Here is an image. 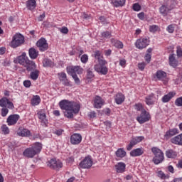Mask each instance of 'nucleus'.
I'll list each match as a JSON object with an SVG mask.
<instances>
[{
	"mask_svg": "<svg viewBox=\"0 0 182 182\" xmlns=\"http://www.w3.org/2000/svg\"><path fill=\"white\" fill-rule=\"evenodd\" d=\"M111 43L117 49H123V43L119 40H116L114 38L111 39Z\"/></svg>",
	"mask_w": 182,
	"mask_h": 182,
	"instance_id": "2f4dec72",
	"label": "nucleus"
},
{
	"mask_svg": "<svg viewBox=\"0 0 182 182\" xmlns=\"http://www.w3.org/2000/svg\"><path fill=\"white\" fill-rule=\"evenodd\" d=\"M42 151V144L36 142L31 147L27 148L23 152L24 157L28 159H33L36 154H39Z\"/></svg>",
	"mask_w": 182,
	"mask_h": 182,
	"instance_id": "f257e3e1",
	"label": "nucleus"
},
{
	"mask_svg": "<svg viewBox=\"0 0 182 182\" xmlns=\"http://www.w3.org/2000/svg\"><path fill=\"white\" fill-rule=\"evenodd\" d=\"M37 115L38 116V119L41 122V126L44 127H48V119H46V112H45V109H41L37 112Z\"/></svg>",
	"mask_w": 182,
	"mask_h": 182,
	"instance_id": "9d476101",
	"label": "nucleus"
},
{
	"mask_svg": "<svg viewBox=\"0 0 182 182\" xmlns=\"http://www.w3.org/2000/svg\"><path fill=\"white\" fill-rule=\"evenodd\" d=\"M145 60L147 62V63H150L151 60V55L150 54H146L145 55Z\"/></svg>",
	"mask_w": 182,
	"mask_h": 182,
	"instance_id": "680f3d73",
	"label": "nucleus"
},
{
	"mask_svg": "<svg viewBox=\"0 0 182 182\" xmlns=\"http://www.w3.org/2000/svg\"><path fill=\"white\" fill-rule=\"evenodd\" d=\"M126 151H124V149L123 148L118 149L115 152V156H117L119 159H123V157H126Z\"/></svg>",
	"mask_w": 182,
	"mask_h": 182,
	"instance_id": "72a5a7b5",
	"label": "nucleus"
},
{
	"mask_svg": "<svg viewBox=\"0 0 182 182\" xmlns=\"http://www.w3.org/2000/svg\"><path fill=\"white\" fill-rule=\"evenodd\" d=\"M1 131L3 132L4 134H9V128H8L6 125L1 126Z\"/></svg>",
	"mask_w": 182,
	"mask_h": 182,
	"instance_id": "8fccbe9b",
	"label": "nucleus"
},
{
	"mask_svg": "<svg viewBox=\"0 0 182 182\" xmlns=\"http://www.w3.org/2000/svg\"><path fill=\"white\" fill-rule=\"evenodd\" d=\"M23 86L25 87H31V80H27L23 81Z\"/></svg>",
	"mask_w": 182,
	"mask_h": 182,
	"instance_id": "052dcab7",
	"label": "nucleus"
},
{
	"mask_svg": "<svg viewBox=\"0 0 182 182\" xmlns=\"http://www.w3.org/2000/svg\"><path fill=\"white\" fill-rule=\"evenodd\" d=\"M41 103V97L38 95L34 96L31 100L32 106H38Z\"/></svg>",
	"mask_w": 182,
	"mask_h": 182,
	"instance_id": "e433bc0d",
	"label": "nucleus"
},
{
	"mask_svg": "<svg viewBox=\"0 0 182 182\" xmlns=\"http://www.w3.org/2000/svg\"><path fill=\"white\" fill-rule=\"evenodd\" d=\"M176 5H177V1L176 0H171V4L168 6L171 11H173L174 8H176Z\"/></svg>",
	"mask_w": 182,
	"mask_h": 182,
	"instance_id": "3c124183",
	"label": "nucleus"
},
{
	"mask_svg": "<svg viewBox=\"0 0 182 182\" xmlns=\"http://www.w3.org/2000/svg\"><path fill=\"white\" fill-rule=\"evenodd\" d=\"M75 105L77 104L73 102H70L68 100H63L59 102V106L62 110H69V109H73Z\"/></svg>",
	"mask_w": 182,
	"mask_h": 182,
	"instance_id": "1a4fd4ad",
	"label": "nucleus"
},
{
	"mask_svg": "<svg viewBox=\"0 0 182 182\" xmlns=\"http://www.w3.org/2000/svg\"><path fill=\"white\" fill-rule=\"evenodd\" d=\"M6 106L8 107V109H14V103H12V102L9 101L7 102Z\"/></svg>",
	"mask_w": 182,
	"mask_h": 182,
	"instance_id": "0e129e2a",
	"label": "nucleus"
},
{
	"mask_svg": "<svg viewBox=\"0 0 182 182\" xmlns=\"http://www.w3.org/2000/svg\"><path fill=\"white\" fill-rule=\"evenodd\" d=\"M101 35L103 39H110L112 38V33L109 31L102 32Z\"/></svg>",
	"mask_w": 182,
	"mask_h": 182,
	"instance_id": "79ce46f5",
	"label": "nucleus"
},
{
	"mask_svg": "<svg viewBox=\"0 0 182 182\" xmlns=\"http://www.w3.org/2000/svg\"><path fill=\"white\" fill-rule=\"evenodd\" d=\"M95 59H97L98 63H100V60H103V57L102 56V54L100 53V51L97 50L94 53Z\"/></svg>",
	"mask_w": 182,
	"mask_h": 182,
	"instance_id": "ea45409f",
	"label": "nucleus"
},
{
	"mask_svg": "<svg viewBox=\"0 0 182 182\" xmlns=\"http://www.w3.org/2000/svg\"><path fill=\"white\" fill-rule=\"evenodd\" d=\"M62 133H63V129H56L54 131V134L57 136H62Z\"/></svg>",
	"mask_w": 182,
	"mask_h": 182,
	"instance_id": "e2e57ef3",
	"label": "nucleus"
},
{
	"mask_svg": "<svg viewBox=\"0 0 182 182\" xmlns=\"http://www.w3.org/2000/svg\"><path fill=\"white\" fill-rule=\"evenodd\" d=\"M137 144L138 142L135 141L134 138H132L129 142V144L127 146V150H128V151H130V150L133 149V146H136V144Z\"/></svg>",
	"mask_w": 182,
	"mask_h": 182,
	"instance_id": "4c0bfd02",
	"label": "nucleus"
},
{
	"mask_svg": "<svg viewBox=\"0 0 182 182\" xmlns=\"http://www.w3.org/2000/svg\"><path fill=\"white\" fill-rule=\"evenodd\" d=\"M26 68L27 72H32L36 70V64L33 60H29L26 65H24Z\"/></svg>",
	"mask_w": 182,
	"mask_h": 182,
	"instance_id": "6ab92c4d",
	"label": "nucleus"
},
{
	"mask_svg": "<svg viewBox=\"0 0 182 182\" xmlns=\"http://www.w3.org/2000/svg\"><path fill=\"white\" fill-rule=\"evenodd\" d=\"M175 96H176V92H170L162 97L161 102L162 103H168V102L171 100V99H173V97H174Z\"/></svg>",
	"mask_w": 182,
	"mask_h": 182,
	"instance_id": "412c9836",
	"label": "nucleus"
},
{
	"mask_svg": "<svg viewBox=\"0 0 182 182\" xmlns=\"http://www.w3.org/2000/svg\"><path fill=\"white\" fill-rule=\"evenodd\" d=\"M9 99L6 97H3L0 100V107H6V105L9 102Z\"/></svg>",
	"mask_w": 182,
	"mask_h": 182,
	"instance_id": "a19ab883",
	"label": "nucleus"
},
{
	"mask_svg": "<svg viewBox=\"0 0 182 182\" xmlns=\"http://www.w3.org/2000/svg\"><path fill=\"white\" fill-rule=\"evenodd\" d=\"M171 143L177 146H182V134H178L171 139Z\"/></svg>",
	"mask_w": 182,
	"mask_h": 182,
	"instance_id": "393cba45",
	"label": "nucleus"
},
{
	"mask_svg": "<svg viewBox=\"0 0 182 182\" xmlns=\"http://www.w3.org/2000/svg\"><path fill=\"white\" fill-rule=\"evenodd\" d=\"M18 134L21 137H29L31 136V131L23 127H19Z\"/></svg>",
	"mask_w": 182,
	"mask_h": 182,
	"instance_id": "aec40b11",
	"label": "nucleus"
},
{
	"mask_svg": "<svg viewBox=\"0 0 182 182\" xmlns=\"http://www.w3.org/2000/svg\"><path fill=\"white\" fill-rule=\"evenodd\" d=\"M58 75L59 77L58 79L60 82H63L65 79L68 77V76L66 75V73H59Z\"/></svg>",
	"mask_w": 182,
	"mask_h": 182,
	"instance_id": "c03bdc74",
	"label": "nucleus"
},
{
	"mask_svg": "<svg viewBox=\"0 0 182 182\" xmlns=\"http://www.w3.org/2000/svg\"><path fill=\"white\" fill-rule=\"evenodd\" d=\"M150 44V40L147 38H141L136 40L135 46L137 49H144Z\"/></svg>",
	"mask_w": 182,
	"mask_h": 182,
	"instance_id": "0eeeda50",
	"label": "nucleus"
},
{
	"mask_svg": "<svg viewBox=\"0 0 182 182\" xmlns=\"http://www.w3.org/2000/svg\"><path fill=\"white\" fill-rule=\"evenodd\" d=\"M146 63H140L138 64V68L140 70H144V68H146Z\"/></svg>",
	"mask_w": 182,
	"mask_h": 182,
	"instance_id": "13d9d810",
	"label": "nucleus"
},
{
	"mask_svg": "<svg viewBox=\"0 0 182 182\" xmlns=\"http://www.w3.org/2000/svg\"><path fill=\"white\" fill-rule=\"evenodd\" d=\"M175 105L178 107H182V97H178L175 100Z\"/></svg>",
	"mask_w": 182,
	"mask_h": 182,
	"instance_id": "a18cd8bd",
	"label": "nucleus"
},
{
	"mask_svg": "<svg viewBox=\"0 0 182 182\" xmlns=\"http://www.w3.org/2000/svg\"><path fill=\"white\" fill-rule=\"evenodd\" d=\"M169 65L172 66V68H177L178 65V61L174 57V54H170L168 57Z\"/></svg>",
	"mask_w": 182,
	"mask_h": 182,
	"instance_id": "a878e982",
	"label": "nucleus"
},
{
	"mask_svg": "<svg viewBox=\"0 0 182 182\" xmlns=\"http://www.w3.org/2000/svg\"><path fill=\"white\" fill-rule=\"evenodd\" d=\"M39 73L40 72L38 69L31 71V73H30L31 79H32V80H37L38 78L39 77Z\"/></svg>",
	"mask_w": 182,
	"mask_h": 182,
	"instance_id": "f704fd0d",
	"label": "nucleus"
},
{
	"mask_svg": "<svg viewBox=\"0 0 182 182\" xmlns=\"http://www.w3.org/2000/svg\"><path fill=\"white\" fill-rule=\"evenodd\" d=\"M19 114H11L7 118V123L8 126H14V124H16L18 123V120L20 119Z\"/></svg>",
	"mask_w": 182,
	"mask_h": 182,
	"instance_id": "4468645a",
	"label": "nucleus"
},
{
	"mask_svg": "<svg viewBox=\"0 0 182 182\" xmlns=\"http://www.w3.org/2000/svg\"><path fill=\"white\" fill-rule=\"evenodd\" d=\"M124 95L122 93H117L115 97V102L117 105H122L124 102Z\"/></svg>",
	"mask_w": 182,
	"mask_h": 182,
	"instance_id": "473e14b6",
	"label": "nucleus"
},
{
	"mask_svg": "<svg viewBox=\"0 0 182 182\" xmlns=\"http://www.w3.org/2000/svg\"><path fill=\"white\" fill-rule=\"evenodd\" d=\"M135 141L138 143H140V141H143L144 140V136H136L134 138Z\"/></svg>",
	"mask_w": 182,
	"mask_h": 182,
	"instance_id": "bf43d9fd",
	"label": "nucleus"
},
{
	"mask_svg": "<svg viewBox=\"0 0 182 182\" xmlns=\"http://www.w3.org/2000/svg\"><path fill=\"white\" fill-rule=\"evenodd\" d=\"M166 31H168L169 33H173V32H174V26L173 24L169 25L167 27Z\"/></svg>",
	"mask_w": 182,
	"mask_h": 182,
	"instance_id": "6e6d98bb",
	"label": "nucleus"
},
{
	"mask_svg": "<svg viewBox=\"0 0 182 182\" xmlns=\"http://www.w3.org/2000/svg\"><path fill=\"white\" fill-rule=\"evenodd\" d=\"M105 114H107V116H110V113H112V111L110 110V108H106L104 109Z\"/></svg>",
	"mask_w": 182,
	"mask_h": 182,
	"instance_id": "69168bd1",
	"label": "nucleus"
},
{
	"mask_svg": "<svg viewBox=\"0 0 182 182\" xmlns=\"http://www.w3.org/2000/svg\"><path fill=\"white\" fill-rule=\"evenodd\" d=\"M80 60L82 63H87L89 60V56L87 54H83L80 56Z\"/></svg>",
	"mask_w": 182,
	"mask_h": 182,
	"instance_id": "37998d69",
	"label": "nucleus"
},
{
	"mask_svg": "<svg viewBox=\"0 0 182 182\" xmlns=\"http://www.w3.org/2000/svg\"><path fill=\"white\" fill-rule=\"evenodd\" d=\"M36 46L40 52H45L49 49V45L45 38H40L36 43Z\"/></svg>",
	"mask_w": 182,
	"mask_h": 182,
	"instance_id": "6e6552de",
	"label": "nucleus"
},
{
	"mask_svg": "<svg viewBox=\"0 0 182 182\" xmlns=\"http://www.w3.org/2000/svg\"><path fill=\"white\" fill-rule=\"evenodd\" d=\"M59 31L61 33H64L65 35L69 33V29L66 26H63L59 28Z\"/></svg>",
	"mask_w": 182,
	"mask_h": 182,
	"instance_id": "09e8293b",
	"label": "nucleus"
},
{
	"mask_svg": "<svg viewBox=\"0 0 182 182\" xmlns=\"http://www.w3.org/2000/svg\"><path fill=\"white\" fill-rule=\"evenodd\" d=\"M170 11H171V9H170V7L167 5H162L159 8V12L162 16H167Z\"/></svg>",
	"mask_w": 182,
	"mask_h": 182,
	"instance_id": "4be33fe9",
	"label": "nucleus"
},
{
	"mask_svg": "<svg viewBox=\"0 0 182 182\" xmlns=\"http://www.w3.org/2000/svg\"><path fill=\"white\" fill-rule=\"evenodd\" d=\"M145 103L148 106L154 105V94H151L145 97Z\"/></svg>",
	"mask_w": 182,
	"mask_h": 182,
	"instance_id": "c756f323",
	"label": "nucleus"
},
{
	"mask_svg": "<svg viewBox=\"0 0 182 182\" xmlns=\"http://www.w3.org/2000/svg\"><path fill=\"white\" fill-rule=\"evenodd\" d=\"M29 60V58L26 56V53H23L21 55L18 57V63L22 66H25Z\"/></svg>",
	"mask_w": 182,
	"mask_h": 182,
	"instance_id": "f3484780",
	"label": "nucleus"
},
{
	"mask_svg": "<svg viewBox=\"0 0 182 182\" xmlns=\"http://www.w3.org/2000/svg\"><path fill=\"white\" fill-rule=\"evenodd\" d=\"M48 166L50 168H53V170H59L63 167V164L59 160L56 161L55 159H53L48 161Z\"/></svg>",
	"mask_w": 182,
	"mask_h": 182,
	"instance_id": "9b49d317",
	"label": "nucleus"
},
{
	"mask_svg": "<svg viewBox=\"0 0 182 182\" xmlns=\"http://www.w3.org/2000/svg\"><path fill=\"white\" fill-rule=\"evenodd\" d=\"M52 65H53V62H52L50 59L46 58L43 61V66H44L45 68L52 66Z\"/></svg>",
	"mask_w": 182,
	"mask_h": 182,
	"instance_id": "58836bf2",
	"label": "nucleus"
},
{
	"mask_svg": "<svg viewBox=\"0 0 182 182\" xmlns=\"http://www.w3.org/2000/svg\"><path fill=\"white\" fill-rule=\"evenodd\" d=\"M156 77H157L158 80H164V79L167 77V73L163 70H158L156 73Z\"/></svg>",
	"mask_w": 182,
	"mask_h": 182,
	"instance_id": "7c9ffc66",
	"label": "nucleus"
},
{
	"mask_svg": "<svg viewBox=\"0 0 182 182\" xmlns=\"http://www.w3.org/2000/svg\"><path fill=\"white\" fill-rule=\"evenodd\" d=\"M136 120L140 124H143V123H146V122L150 120V114L146 110L143 109L139 117H136Z\"/></svg>",
	"mask_w": 182,
	"mask_h": 182,
	"instance_id": "f8f14e48",
	"label": "nucleus"
},
{
	"mask_svg": "<svg viewBox=\"0 0 182 182\" xmlns=\"http://www.w3.org/2000/svg\"><path fill=\"white\" fill-rule=\"evenodd\" d=\"M9 112V110L6 107H3L1 109V116L3 117H5L6 116V114H8Z\"/></svg>",
	"mask_w": 182,
	"mask_h": 182,
	"instance_id": "5fc2aeb1",
	"label": "nucleus"
},
{
	"mask_svg": "<svg viewBox=\"0 0 182 182\" xmlns=\"http://www.w3.org/2000/svg\"><path fill=\"white\" fill-rule=\"evenodd\" d=\"M88 116L90 117V119H94V117H96V112H95V111H92L88 114Z\"/></svg>",
	"mask_w": 182,
	"mask_h": 182,
	"instance_id": "774afa93",
	"label": "nucleus"
},
{
	"mask_svg": "<svg viewBox=\"0 0 182 182\" xmlns=\"http://www.w3.org/2000/svg\"><path fill=\"white\" fill-rule=\"evenodd\" d=\"M28 54L31 59H36L39 56V51L36 50L34 48H31L28 50Z\"/></svg>",
	"mask_w": 182,
	"mask_h": 182,
	"instance_id": "cd10ccee",
	"label": "nucleus"
},
{
	"mask_svg": "<svg viewBox=\"0 0 182 182\" xmlns=\"http://www.w3.org/2000/svg\"><path fill=\"white\" fill-rule=\"evenodd\" d=\"M176 55L178 58H182V48L180 46L176 48Z\"/></svg>",
	"mask_w": 182,
	"mask_h": 182,
	"instance_id": "864d4df0",
	"label": "nucleus"
},
{
	"mask_svg": "<svg viewBox=\"0 0 182 182\" xmlns=\"http://www.w3.org/2000/svg\"><path fill=\"white\" fill-rule=\"evenodd\" d=\"M67 72L68 75L72 76L76 85H80V79H79L77 75H82V73H83V68H82L79 65L72 66L70 68H67Z\"/></svg>",
	"mask_w": 182,
	"mask_h": 182,
	"instance_id": "f03ea898",
	"label": "nucleus"
},
{
	"mask_svg": "<svg viewBox=\"0 0 182 182\" xmlns=\"http://www.w3.org/2000/svg\"><path fill=\"white\" fill-rule=\"evenodd\" d=\"M25 42V37L22 34L17 33H16L12 38V41L10 43V46L11 48H18L21 46Z\"/></svg>",
	"mask_w": 182,
	"mask_h": 182,
	"instance_id": "20e7f679",
	"label": "nucleus"
},
{
	"mask_svg": "<svg viewBox=\"0 0 182 182\" xmlns=\"http://www.w3.org/2000/svg\"><path fill=\"white\" fill-rule=\"evenodd\" d=\"M61 82H63L64 86H70V81L68 79V77Z\"/></svg>",
	"mask_w": 182,
	"mask_h": 182,
	"instance_id": "4d7b16f0",
	"label": "nucleus"
},
{
	"mask_svg": "<svg viewBox=\"0 0 182 182\" xmlns=\"http://www.w3.org/2000/svg\"><path fill=\"white\" fill-rule=\"evenodd\" d=\"M87 79H92V77H95V74H93V72L90 68L87 70Z\"/></svg>",
	"mask_w": 182,
	"mask_h": 182,
	"instance_id": "49530a36",
	"label": "nucleus"
},
{
	"mask_svg": "<svg viewBox=\"0 0 182 182\" xmlns=\"http://www.w3.org/2000/svg\"><path fill=\"white\" fill-rule=\"evenodd\" d=\"M93 165V161L90 156H86L79 164L81 168H90Z\"/></svg>",
	"mask_w": 182,
	"mask_h": 182,
	"instance_id": "ddd939ff",
	"label": "nucleus"
},
{
	"mask_svg": "<svg viewBox=\"0 0 182 182\" xmlns=\"http://www.w3.org/2000/svg\"><path fill=\"white\" fill-rule=\"evenodd\" d=\"M142 106L141 104H136L135 105V110H137L138 112H140V110H141L142 109Z\"/></svg>",
	"mask_w": 182,
	"mask_h": 182,
	"instance_id": "338daca9",
	"label": "nucleus"
},
{
	"mask_svg": "<svg viewBox=\"0 0 182 182\" xmlns=\"http://www.w3.org/2000/svg\"><path fill=\"white\" fill-rule=\"evenodd\" d=\"M149 31L154 33L155 32H157V31H159V27H158V26H156V25L150 26Z\"/></svg>",
	"mask_w": 182,
	"mask_h": 182,
	"instance_id": "603ef678",
	"label": "nucleus"
},
{
	"mask_svg": "<svg viewBox=\"0 0 182 182\" xmlns=\"http://www.w3.org/2000/svg\"><path fill=\"white\" fill-rule=\"evenodd\" d=\"M133 9L136 12H139V11L141 10V6H140V4H139V3H135L133 4Z\"/></svg>",
	"mask_w": 182,
	"mask_h": 182,
	"instance_id": "de8ad7c7",
	"label": "nucleus"
},
{
	"mask_svg": "<svg viewBox=\"0 0 182 182\" xmlns=\"http://www.w3.org/2000/svg\"><path fill=\"white\" fill-rule=\"evenodd\" d=\"M126 4V0H112V4L116 8L119 6H123Z\"/></svg>",
	"mask_w": 182,
	"mask_h": 182,
	"instance_id": "c9c22d12",
	"label": "nucleus"
},
{
	"mask_svg": "<svg viewBox=\"0 0 182 182\" xmlns=\"http://www.w3.org/2000/svg\"><path fill=\"white\" fill-rule=\"evenodd\" d=\"M180 132L177 128L170 129L166 132L164 137L166 139V140H168V139H171L173 136H176V134H178Z\"/></svg>",
	"mask_w": 182,
	"mask_h": 182,
	"instance_id": "dca6fc26",
	"label": "nucleus"
},
{
	"mask_svg": "<svg viewBox=\"0 0 182 182\" xmlns=\"http://www.w3.org/2000/svg\"><path fill=\"white\" fill-rule=\"evenodd\" d=\"M115 168L117 173H124L126 170V164L123 162H119L115 165Z\"/></svg>",
	"mask_w": 182,
	"mask_h": 182,
	"instance_id": "bb28decb",
	"label": "nucleus"
},
{
	"mask_svg": "<svg viewBox=\"0 0 182 182\" xmlns=\"http://www.w3.org/2000/svg\"><path fill=\"white\" fill-rule=\"evenodd\" d=\"M151 150L154 155V157L152 159L153 163L157 165L164 161V153H163L161 149L157 147H152Z\"/></svg>",
	"mask_w": 182,
	"mask_h": 182,
	"instance_id": "7ed1b4c3",
	"label": "nucleus"
},
{
	"mask_svg": "<svg viewBox=\"0 0 182 182\" xmlns=\"http://www.w3.org/2000/svg\"><path fill=\"white\" fill-rule=\"evenodd\" d=\"M106 60H100V63L98 64H96L94 66V69L95 72H97V73H100V75H107V72H109V69L107 67H106Z\"/></svg>",
	"mask_w": 182,
	"mask_h": 182,
	"instance_id": "39448f33",
	"label": "nucleus"
},
{
	"mask_svg": "<svg viewBox=\"0 0 182 182\" xmlns=\"http://www.w3.org/2000/svg\"><path fill=\"white\" fill-rule=\"evenodd\" d=\"M36 0H28L26 2V6L28 11H35V9L36 8Z\"/></svg>",
	"mask_w": 182,
	"mask_h": 182,
	"instance_id": "a211bd4d",
	"label": "nucleus"
},
{
	"mask_svg": "<svg viewBox=\"0 0 182 182\" xmlns=\"http://www.w3.org/2000/svg\"><path fill=\"white\" fill-rule=\"evenodd\" d=\"M165 154L168 159H176L177 157V152L173 149L166 150Z\"/></svg>",
	"mask_w": 182,
	"mask_h": 182,
	"instance_id": "c85d7f7f",
	"label": "nucleus"
},
{
	"mask_svg": "<svg viewBox=\"0 0 182 182\" xmlns=\"http://www.w3.org/2000/svg\"><path fill=\"white\" fill-rule=\"evenodd\" d=\"M104 103L103 99L100 96H97L94 101V107H95V109H100Z\"/></svg>",
	"mask_w": 182,
	"mask_h": 182,
	"instance_id": "b1692460",
	"label": "nucleus"
},
{
	"mask_svg": "<svg viewBox=\"0 0 182 182\" xmlns=\"http://www.w3.org/2000/svg\"><path fill=\"white\" fill-rule=\"evenodd\" d=\"M144 153L143 148L135 149L130 152L131 157H139Z\"/></svg>",
	"mask_w": 182,
	"mask_h": 182,
	"instance_id": "5701e85b",
	"label": "nucleus"
},
{
	"mask_svg": "<svg viewBox=\"0 0 182 182\" xmlns=\"http://www.w3.org/2000/svg\"><path fill=\"white\" fill-rule=\"evenodd\" d=\"M80 110V105L79 104H75V107H73L71 109H66L64 112V116L68 119H73V113L77 114Z\"/></svg>",
	"mask_w": 182,
	"mask_h": 182,
	"instance_id": "423d86ee",
	"label": "nucleus"
},
{
	"mask_svg": "<svg viewBox=\"0 0 182 182\" xmlns=\"http://www.w3.org/2000/svg\"><path fill=\"white\" fill-rule=\"evenodd\" d=\"M70 141L73 145L80 144L82 142V135L80 134H73L70 138Z\"/></svg>",
	"mask_w": 182,
	"mask_h": 182,
	"instance_id": "2eb2a0df",
	"label": "nucleus"
}]
</instances>
